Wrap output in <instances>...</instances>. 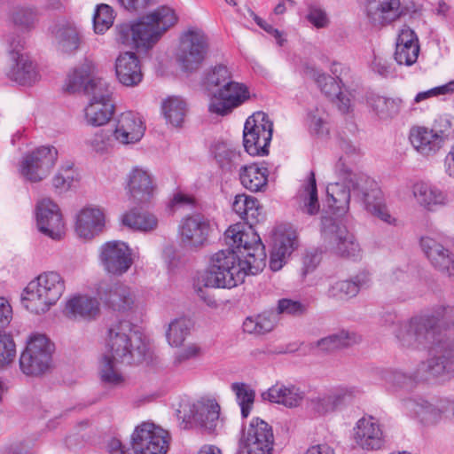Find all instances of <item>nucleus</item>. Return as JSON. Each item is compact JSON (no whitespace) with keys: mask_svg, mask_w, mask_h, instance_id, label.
<instances>
[{"mask_svg":"<svg viewBox=\"0 0 454 454\" xmlns=\"http://www.w3.org/2000/svg\"><path fill=\"white\" fill-rule=\"evenodd\" d=\"M454 318V308L437 306L432 311L402 321L395 330L399 345L409 350L439 348L441 355L422 362L415 378L426 380L430 377L454 376V324L442 333L440 322Z\"/></svg>","mask_w":454,"mask_h":454,"instance_id":"nucleus-1","label":"nucleus"},{"mask_svg":"<svg viewBox=\"0 0 454 454\" xmlns=\"http://www.w3.org/2000/svg\"><path fill=\"white\" fill-rule=\"evenodd\" d=\"M231 247L214 254L209 267L201 273L200 281L212 288H232L244 281L247 274L255 275L266 265V252L260 236L239 224L230 226L224 233Z\"/></svg>","mask_w":454,"mask_h":454,"instance_id":"nucleus-2","label":"nucleus"},{"mask_svg":"<svg viewBox=\"0 0 454 454\" xmlns=\"http://www.w3.org/2000/svg\"><path fill=\"white\" fill-rule=\"evenodd\" d=\"M176 20L171 8L161 6L135 23L118 24L115 27V40L123 45L133 46L138 51H147Z\"/></svg>","mask_w":454,"mask_h":454,"instance_id":"nucleus-3","label":"nucleus"},{"mask_svg":"<svg viewBox=\"0 0 454 454\" xmlns=\"http://www.w3.org/2000/svg\"><path fill=\"white\" fill-rule=\"evenodd\" d=\"M147 346L135 325L128 320L111 324L105 338V352L122 364H137L144 361Z\"/></svg>","mask_w":454,"mask_h":454,"instance_id":"nucleus-4","label":"nucleus"},{"mask_svg":"<svg viewBox=\"0 0 454 454\" xmlns=\"http://www.w3.org/2000/svg\"><path fill=\"white\" fill-rule=\"evenodd\" d=\"M64 291L65 281L58 272H43L25 287L21 302L30 312L43 314L59 300Z\"/></svg>","mask_w":454,"mask_h":454,"instance_id":"nucleus-5","label":"nucleus"},{"mask_svg":"<svg viewBox=\"0 0 454 454\" xmlns=\"http://www.w3.org/2000/svg\"><path fill=\"white\" fill-rule=\"evenodd\" d=\"M209 50L208 37L199 27H189L180 36L176 60L184 72L198 70Z\"/></svg>","mask_w":454,"mask_h":454,"instance_id":"nucleus-6","label":"nucleus"},{"mask_svg":"<svg viewBox=\"0 0 454 454\" xmlns=\"http://www.w3.org/2000/svg\"><path fill=\"white\" fill-rule=\"evenodd\" d=\"M53 351V343L44 334H32L20 357V370L32 376L44 373L51 365Z\"/></svg>","mask_w":454,"mask_h":454,"instance_id":"nucleus-7","label":"nucleus"},{"mask_svg":"<svg viewBox=\"0 0 454 454\" xmlns=\"http://www.w3.org/2000/svg\"><path fill=\"white\" fill-rule=\"evenodd\" d=\"M322 234L332 254L356 261L362 256L360 245L347 227L332 217H322Z\"/></svg>","mask_w":454,"mask_h":454,"instance_id":"nucleus-8","label":"nucleus"},{"mask_svg":"<svg viewBox=\"0 0 454 454\" xmlns=\"http://www.w3.org/2000/svg\"><path fill=\"white\" fill-rule=\"evenodd\" d=\"M273 123L263 112L249 116L244 125L243 145L251 156H265L272 138Z\"/></svg>","mask_w":454,"mask_h":454,"instance_id":"nucleus-9","label":"nucleus"},{"mask_svg":"<svg viewBox=\"0 0 454 454\" xmlns=\"http://www.w3.org/2000/svg\"><path fill=\"white\" fill-rule=\"evenodd\" d=\"M346 159L341 157L336 164V173L340 178L339 182L329 184L326 188L327 203L333 214L338 215H345L349 208L351 196L354 197L352 179H357L363 173H356L345 164Z\"/></svg>","mask_w":454,"mask_h":454,"instance_id":"nucleus-10","label":"nucleus"},{"mask_svg":"<svg viewBox=\"0 0 454 454\" xmlns=\"http://www.w3.org/2000/svg\"><path fill=\"white\" fill-rule=\"evenodd\" d=\"M169 442L168 432L150 421L138 425L131 436L135 454H167Z\"/></svg>","mask_w":454,"mask_h":454,"instance_id":"nucleus-11","label":"nucleus"},{"mask_svg":"<svg viewBox=\"0 0 454 454\" xmlns=\"http://www.w3.org/2000/svg\"><path fill=\"white\" fill-rule=\"evenodd\" d=\"M354 182V198L364 204L365 209L381 221L391 223L394 219L384 203L382 192L377 183L367 176H361Z\"/></svg>","mask_w":454,"mask_h":454,"instance_id":"nucleus-12","label":"nucleus"},{"mask_svg":"<svg viewBox=\"0 0 454 454\" xmlns=\"http://www.w3.org/2000/svg\"><path fill=\"white\" fill-rule=\"evenodd\" d=\"M239 443L247 454H271L274 444L271 426L260 418H254L248 427L242 430Z\"/></svg>","mask_w":454,"mask_h":454,"instance_id":"nucleus-13","label":"nucleus"},{"mask_svg":"<svg viewBox=\"0 0 454 454\" xmlns=\"http://www.w3.org/2000/svg\"><path fill=\"white\" fill-rule=\"evenodd\" d=\"M250 98L248 88L241 82L230 81L209 98L208 111L217 115H227Z\"/></svg>","mask_w":454,"mask_h":454,"instance_id":"nucleus-14","label":"nucleus"},{"mask_svg":"<svg viewBox=\"0 0 454 454\" xmlns=\"http://www.w3.org/2000/svg\"><path fill=\"white\" fill-rule=\"evenodd\" d=\"M57 158L58 151L54 146H41L24 157L21 175L32 183L40 182L49 175Z\"/></svg>","mask_w":454,"mask_h":454,"instance_id":"nucleus-15","label":"nucleus"},{"mask_svg":"<svg viewBox=\"0 0 454 454\" xmlns=\"http://www.w3.org/2000/svg\"><path fill=\"white\" fill-rule=\"evenodd\" d=\"M212 231L210 221L200 214L184 217L178 226L181 244L189 249L197 250L206 246Z\"/></svg>","mask_w":454,"mask_h":454,"instance_id":"nucleus-16","label":"nucleus"},{"mask_svg":"<svg viewBox=\"0 0 454 454\" xmlns=\"http://www.w3.org/2000/svg\"><path fill=\"white\" fill-rule=\"evenodd\" d=\"M99 260L104 270L112 275L121 276L133 264L131 249L122 241H108L101 246Z\"/></svg>","mask_w":454,"mask_h":454,"instance_id":"nucleus-17","label":"nucleus"},{"mask_svg":"<svg viewBox=\"0 0 454 454\" xmlns=\"http://www.w3.org/2000/svg\"><path fill=\"white\" fill-rule=\"evenodd\" d=\"M36 225L41 233L59 240L65 234V223L59 206L50 199L39 200L35 207Z\"/></svg>","mask_w":454,"mask_h":454,"instance_id":"nucleus-18","label":"nucleus"},{"mask_svg":"<svg viewBox=\"0 0 454 454\" xmlns=\"http://www.w3.org/2000/svg\"><path fill=\"white\" fill-rule=\"evenodd\" d=\"M96 292L98 298L114 311H129L135 305L134 293L128 286L119 281H100Z\"/></svg>","mask_w":454,"mask_h":454,"instance_id":"nucleus-19","label":"nucleus"},{"mask_svg":"<svg viewBox=\"0 0 454 454\" xmlns=\"http://www.w3.org/2000/svg\"><path fill=\"white\" fill-rule=\"evenodd\" d=\"M353 430L356 443L364 450H378L386 444L383 426L374 417H362Z\"/></svg>","mask_w":454,"mask_h":454,"instance_id":"nucleus-20","label":"nucleus"},{"mask_svg":"<svg viewBox=\"0 0 454 454\" xmlns=\"http://www.w3.org/2000/svg\"><path fill=\"white\" fill-rule=\"evenodd\" d=\"M360 393L356 387L339 386L311 399V407L320 415L332 413L350 403Z\"/></svg>","mask_w":454,"mask_h":454,"instance_id":"nucleus-21","label":"nucleus"},{"mask_svg":"<svg viewBox=\"0 0 454 454\" xmlns=\"http://www.w3.org/2000/svg\"><path fill=\"white\" fill-rule=\"evenodd\" d=\"M23 44L18 41L14 45V42L11 43L10 55L12 64L7 72V76L20 85L30 86L39 79V74L35 65L29 57L20 52Z\"/></svg>","mask_w":454,"mask_h":454,"instance_id":"nucleus-22","label":"nucleus"},{"mask_svg":"<svg viewBox=\"0 0 454 454\" xmlns=\"http://www.w3.org/2000/svg\"><path fill=\"white\" fill-rule=\"evenodd\" d=\"M145 125L142 117L132 111L121 113L116 119L114 137L120 145H128L139 142L145 135Z\"/></svg>","mask_w":454,"mask_h":454,"instance_id":"nucleus-23","label":"nucleus"},{"mask_svg":"<svg viewBox=\"0 0 454 454\" xmlns=\"http://www.w3.org/2000/svg\"><path fill=\"white\" fill-rule=\"evenodd\" d=\"M50 35L58 49L65 53H74L82 43V33L71 20L61 19L49 27Z\"/></svg>","mask_w":454,"mask_h":454,"instance_id":"nucleus-24","label":"nucleus"},{"mask_svg":"<svg viewBox=\"0 0 454 454\" xmlns=\"http://www.w3.org/2000/svg\"><path fill=\"white\" fill-rule=\"evenodd\" d=\"M127 188L129 200L134 204L145 205L150 202L155 192L151 175L147 170L135 167L128 175Z\"/></svg>","mask_w":454,"mask_h":454,"instance_id":"nucleus-25","label":"nucleus"},{"mask_svg":"<svg viewBox=\"0 0 454 454\" xmlns=\"http://www.w3.org/2000/svg\"><path fill=\"white\" fill-rule=\"evenodd\" d=\"M184 420L193 421L209 433L215 432L220 420V405L213 399H201L193 403L190 409V415Z\"/></svg>","mask_w":454,"mask_h":454,"instance_id":"nucleus-26","label":"nucleus"},{"mask_svg":"<svg viewBox=\"0 0 454 454\" xmlns=\"http://www.w3.org/2000/svg\"><path fill=\"white\" fill-rule=\"evenodd\" d=\"M446 137L442 130L416 126L411 129L409 138L418 153L429 156L435 154L442 148Z\"/></svg>","mask_w":454,"mask_h":454,"instance_id":"nucleus-27","label":"nucleus"},{"mask_svg":"<svg viewBox=\"0 0 454 454\" xmlns=\"http://www.w3.org/2000/svg\"><path fill=\"white\" fill-rule=\"evenodd\" d=\"M420 247L432 266L449 276H454V254L431 237H423Z\"/></svg>","mask_w":454,"mask_h":454,"instance_id":"nucleus-28","label":"nucleus"},{"mask_svg":"<svg viewBox=\"0 0 454 454\" xmlns=\"http://www.w3.org/2000/svg\"><path fill=\"white\" fill-rule=\"evenodd\" d=\"M105 226V214L98 207H82L75 216V231L80 238L90 239L98 235Z\"/></svg>","mask_w":454,"mask_h":454,"instance_id":"nucleus-29","label":"nucleus"},{"mask_svg":"<svg viewBox=\"0 0 454 454\" xmlns=\"http://www.w3.org/2000/svg\"><path fill=\"white\" fill-rule=\"evenodd\" d=\"M411 192L417 204L427 211H436L450 203L448 192L429 183L418 182Z\"/></svg>","mask_w":454,"mask_h":454,"instance_id":"nucleus-30","label":"nucleus"},{"mask_svg":"<svg viewBox=\"0 0 454 454\" xmlns=\"http://www.w3.org/2000/svg\"><path fill=\"white\" fill-rule=\"evenodd\" d=\"M403 14L400 0H369L366 15L373 26H385Z\"/></svg>","mask_w":454,"mask_h":454,"instance_id":"nucleus-31","label":"nucleus"},{"mask_svg":"<svg viewBox=\"0 0 454 454\" xmlns=\"http://www.w3.org/2000/svg\"><path fill=\"white\" fill-rule=\"evenodd\" d=\"M420 47L416 33L407 26H403L395 42V60L399 65H413L419 54Z\"/></svg>","mask_w":454,"mask_h":454,"instance_id":"nucleus-32","label":"nucleus"},{"mask_svg":"<svg viewBox=\"0 0 454 454\" xmlns=\"http://www.w3.org/2000/svg\"><path fill=\"white\" fill-rule=\"evenodd\" d=\"M115 74L118 81L124 86L134 87L143 80L141 64L136 53L124 51L115 60Z\"/></svg>","mask_w":454,"mask_h":454,"instance_id":"nucleus-33","label":"nucleus"},{"mask_svg":"<svg viewBox=\"0 0 454 454\" xmlns=\"http://www.w3.org/2000/svg\"><path fill=\"white\" fill-rule=\"evenodd\" d=\"M262 397L263 400L294 408L301 404L304 398V392L293 384L277 383L263 392Z\"/></svg>","mask_w":454,"mask_h":454,"instance_id":"nucleus-34","label":"nucleus"},{"mask_svg":"<svg viewBox=\"0 0 454 454\" xmlns=\"http://www.w3.org/2000/svg\"><path fill=\"white\" fill-rule=\"evenodd\" d=\"M298 247L295 231L289 230L281 233L275 240L270 257V268L273 271L279 270L286 262V258Z\"/></svg>","mask_w":454,"mask_h":454,"instance_id":"nucleus-35","label":"nucleus"},{"mask_svg":"<svg viewBox=\"0 0 454 454\" xmlns=\"http://www.w3.org/2000/svg\"><path fill=\"white\" fill-rule=\"evenodd\" d=\"M445 403L447 399L440 400L437 404H432L423 399H409L404 404L406 409L413 412L422 422L430 424L437 422L442 415L445 416Z\"/></svg>","mask_w":454,"mask_h":454,"instance_id":"nucleus-36","label":"nucleus"},{"mask_svg":"<svg viewBox=\"0 0 454 454\" xmlns=\"http://www.w3.org/2000/svg\"><path fill=\"white\" fill-rule=\"evenodd\" d=\"M233 211L244 220L247 226L239 223L244 229V231H248V229L253 228V224L259 221L260 206L258 200L247 194H238L235 196L232 203Z\"/></svg>","mask_w":454,"mask_h":454,"instance_id":"nucleus-37","label":"nucleus"},{"mask_svg":"<svg viewBox=\"0 0 454 454\" xmlns=\"http://www.w3.org/2000/svg\"><path fill=\"white\" fill-rule=\"evenodd\" d=\"M121 364L109 354H102L98 361V372L101 383L109 387H119L125 383V377L119 369Z\"/></svg>","mask_w":454,"mask_h":454,"instance_id":"nucleus-38","label":"nucleus"},{"mask_svg":"<svg viewBox=\"0 0 454 454\" xmlns=\"http://www.w3.org/2000/svg\"><path fill=\"white\" fill-rule=\"evenodd\" d=\"M269 170L257 164L242 167L239 174L241 184L253 192H262L268 183Z\"/></svg>","mask_w":454,"mask_h":454,"instance_id":"nucleus-39","label":"nucleus"},{"mask_svg":"<svg viewBox=\"0 0 454 454\" xmlns=\"http://www.w3.org/2000/svg\"><path fill=\"white\" fill-rule=\"evenodd\" d=\"M296 200L300 210L305 214L313 215L319 211L316 178L313 172H310L307 183L299 191Z\"/></svg>","mask_w":454,"mask_h":454,"instance_id":"nucleus-40","label":"nucleus"},{"mask_svg":"<svg viewBox=\"0 0 454 454\" xmlns=\"http://www.w3.org/2000/svg\"><path fill=\"white\" fill-rule=\"evenodd\" d=\"M211 153L219 167L225 171H231L241 162L240 152L226 142L214 143L211 146Z\"/></svg>","mask_w":454,"mask_h":454,"instance_id":"nucleus-41","label":"nucleus"},{"mask_svg":"<svg viewBox=\"0 0 454 454\" xmlns=\"http://www.w3.org/2000/svg\"><path fill=\"white\" fill-rule=\"evenodd\" d=\"M114 109L113 102H89L84 108V120L89 126L106 125L112 119Z\"/></svg>","mask_w":454,"mask_h":454,"instance_id":"nucleus-42","label":"nucleus"},{"mask_svg":"<svg viewBox=\"0 0 454 454\" xmlns=\"http://www.w3.org/2000/svg\"><path fill=\"white\" fill-rule=\"evenodd\" d=\"M99 310V303L96 298L87 295H77L70 299L66 306L69 317H93Z\"/></svg>","mask_w":454,"mask_h":454,"instance_id":"nucleus-43","label":"nucleus"},{"mask_svg":"<svg viewBox=\"0 0 454 454\" xmlns=\"http://www.w3.org/2000/svg\"><path fill=\"white\" fill-rule=\"evenodd\" d=\"M304 74L314 80L321 91L331 99H333L335 96L340 95L342 91L340 85L341 81L338 76L336 78L332 77L308 64L304 67Z\"/></svg>","mask_w":454,"mask_h":454,"instance_id":"nucleus-44","label":"nucleus"},{"mask_svg":"<svg viewBox=\"0 0 454 454\" xmlns=\"http://www.w3.org/2000/svg\"><path fill=\"white\" fill-rule=\"evenodd\" d=\"M121 222L129 229L143 232L152 231L158 226V219L153 214L136 208L126 212L121 217Z\"/></svg>","mask_w":454,"mask_h":454,"instance_id":"nucleus-45","label":"nucleus"},{"mask_svg":"<svg viewBox=\"0 0 454 454\" xmlns=\"http://www.w3.org/2000/svg\"><path fill=\"white\" fill-rule=\"evenodd\" d=\"M368 105L380 119L393 118L397 115L403 105L401 98L372 95L367 98Z\"/></svg>","mask_w":454,"mask_h":454,"instance_id":"nucleus-46","label":"nucleus"},{"mask_svg":"<svg viewBox=\"0 0 454 454\" xmlns=\"http://www.w3.org/2000/svg\"><path fill=\"white\" fill-rule=\"evenodd\" d=\"M232 80V74L224 65H216L208 69L203 79V85L207 90L209 98L217 90L223 87L227 82Z\"/></svg>","mask_w":454,"mask_h":454,"instance_id":"nucleus-47","label":"nucleus"},{"mask_svg":"<svg viewBox=\"0 0 454 454\" xmlns=\"http://www.w3.org/2000/svg\"><path fill=\"white\" fill-rule=\"evenodd\" d=\"M94 66L91 62H85L67 75L65 89L69 93L85 92L88 80L92 78Z\"/></svg>","mask_w":454,"mask_h":454,"instance_id":"nucleus-48","label":"nucleus"},{"mask_svg":"<svg viewBox=\"0 0 454 454\" xmlns=\"http://www.w3.org/2000/svg\"><path fill=\"white\" fill-rule=\"evenodd\" d=\"M192 323L186 317L175 318L168 324L166 332L168 343L174 348L181 347L191 333Z\"/></svg>","mask_w":454,"mask_h":454,"instance_id":"nucleus-49","label":"nucleus"},{"mask_svg":"<svg viewBox=\"0 0 454 454\" xmlns=\"http://www.w3.org/2000/svg\"><path fill=\"white\" fill-rule=\"evenodd\" d=\"M231 388L235 394L236 401L240 407L241 416L247 418L254 406L255 391L244 382H234Z\"/></svg>","mask_w":454,"mask_h":454,"instance_id":"nucleus-50","label":"nucleus"},{"mask_svg":"<svg viewBox=\"0 0 454 454\" xmlns=\"http://www.w3.org/2000/svg\"><path fill=\"white\" fill-rule=\"evenodd\" d=\"M117 143L113 130L100 129L90 137L86 144L95 153L103 155L110 153Z\"/></svg>","mask_w":454,"mask_h":454,"instance_id":"nucleus-51","label":"nucleus"},{"mask_svg":"<svg viewBox=\"0 0 454 454\" xmlns=\"http://www.w3.org/2000/svg\"><path fill=\"white\" fill-rule=\"evenodd\" d=\"M162 110L167 121L175 127H178L184 121L186 114V104L182 98L172 97L163 102Z\"/></svg>","mask_w":454,"mask_h":454,"instance_id":"nucleus-52","label":"nucleus"},{"mask_svg":"<svg viewBox=\"0 0 454 454\" xmlns=\"http://www.w3.org/2000/svg\"><path fill=\"white\" fill-rule=\"evenodd\" d=\"M353 340L354 337L348 332L340 331L317 340L312 344V348H317L322 352H332L348 346Z\"/></svg>","mask_w":454,"mask_h":454,"instance_id":"nucleus-53","label":"nucleus"},{"mask_svg":"<svg viewBox=\"0 0 454 454\" xmlns=\"http://www.w3.org/2000/svg\"><path fill=\"white\" fill-rule=\"evenodd\" d=\"M84 94L90 97V102H113L108 82L99 77L88 80Z\"/></svg>","mask_w":454,"mask_h":454,"instance_id":"nucleus-54","label":"nucleus"},{"mask_svg":"<svg viewBox=\"0 0 454 454\" xmlns=\"http://www.w3.org/2000/svg\"><path fill=\"white\" fill-rule=\"evenodd\" d=\"M115 13L114 9L106 4L96 6L92 17L93 28L96 34H105L114 24Z\"/></svg>","mask_w":454,"mask_h":454,"instance_id":"nucleus-55","label":"nucleus"},{"mask_svg":"<svg viewBox=\"0 0 454 454\" xmlns=\"http://www.w3.org/2000/svg\"><path fill=\"white\" fill-rule=\"evenodd\" d=\"M327 295L338 301H347L357 295V287L351 279L339 280L330 286Z\"/></svg>","mask_w":454,"mask_h":454,"instance_id":"nucleus-56","label":"nucleus"},{"mask_svg":"<svg viewBox=\"0 0 454 454\" xmlns=\"http://www.w3.org/2000/svg\"><path fill=\"white\" fill-rule=\"evenodd\" d=\"M16 356V345L9 334H0V368L12 364Z\"/></svg>","mask_w":454,"mask_h":454,"instance_id":"nucleus-57","label":"nucleus"},{"mask_svg":"<svg viewBox=\"0 0 454 454\" xmlns=\"http://www.w3.org/2000/svg\"><path fill=\"white\" fill-rule=\"evenodd\" d=\"M327 119V113L323 106H315L314 109L309 110L308 114V121L310 129L317 134H324L327 132L325 127Z\"/></svg>","mask_w":454,"mask_h":454,"instance_id":"nucleus-58","label":"nucleus"},{"mask_svg":"<svg viewBox=\"0 0 454 454\" xmlns=\"http://www.w3.org/2000/svg\"><path fill=\"white\" fill-rule=\"evenodd\" d=\"M452 93H454V80H451L445 84L419 92L414 98V103L418 104L431 98L447 96Z\"/></svg>","mask_w":454,"mask_h":454,"instance_id":"nucleus-59","label":"nucleus"},{"mask_svg":"<svg viewBox=\"0 0 454 454\" xmlns=\"http://www.w3.org/2000/svg\"><path fill=\"white\" fill-rule=\"evenodd\" d=\"M12 20L20 27L31 28L37 21V13L32 8H18L12 14Z\"/></svg>","mask_w":454,"mask_h":454,"instance_id":"nucleus-60","label":"nucleus"},{"mask_svg":"<svg viewBox=\"0 0 454 454\" xmlns=\"http://www.w3.org/2000/svg\"><path fill=\"white\" fill-rule=\"evenodd\" d=\"M202 354L203 349L199 344L190 343L175 354L173 363L178 366L191 359L200 357Z\"/></svg>","mask_w":454,"mask_h":454,"instance_id":"nucleus-61","label":"nucleus"},{"mask_svg":"<svg viewBox=\"0 0 454 454\" xmlns=\"http://www.w3.org/2000/svg\"><path fill=\"white\" fill-rule=\"evenodd\" d=\"M416 372L408 375L398 370H382L380 371V377L386 382L395 386H403L410 381L419 380L415 378Z\"/></svg>","mask_w":454,"mask_h":454,"instance_id":"nucleus-62","label":"nucleus"},{"mask_svg":"<svg viewBox=\"0 0 454 454\" xmlns=\"http://www.w3.org/2000/svg\"><path fill=\"white\" fill-rule=\"evenodd\" d=\"M307 310V306L299 301L292 299H281L278 303V312L291 316H301Z\"/></svg>","mask_w":454,"mask_h":454,"instance_id":"nucleus-63","label":"nucleus"},{"mask_svg":"<svg viewBox=\"0 0 454 454\" xmlns=\"http://www.w3.org/2000/svg\"><path fill=\"white\" fill-rule=\"evenodd\" d=\"M307 19L317 27H325L328 24L325 12L317 6L309 7Z\"/></svg>","mask_w":454,"mask_h":454,"instance_id":"nucleus-64","label":"nucleus"}]
</instances>
